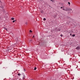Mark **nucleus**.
Segmentation results:
<instances>
[{
    "mask_svg": "<svg viewBox=\"0 0 80 80\" xmlns=\"http://www.w3.org/2000/svg\"><path fill=\"white\" fill-rule=\"evenodd\" d=\"M61 8H63V7H61Z\"/></svg>",
    "mask_w": 80,
    "mask_h": 80,
    "instance_id": "nucleus-21",
    "label": "nucleus"
},
{
    "mask_svg": "<svg viewBox=\"0 0 80 80\" xmlns=\"http://www.w3.org/2000/svg\"><path fill=\"white\" fill-rule=\"evenodd\" d=\"M24 72H25V69H24Z\"/></svg>",
    "mask_w": 80,
    "mask_h": 80,
    "instance_id": "nucleus-20",
    "label": "nucleus"
},
{
    "mask_svg": "<svg viewBox=\"0 0 80 80\" xmlns=\"http://www.w3.org/2000/svg\"><path fill=\"white\" fill-rule=\"evenodd\" d=\"M50 1H51L52 2H53V1L52 0H50Z\"/></svg>",
    "mask_w": 80,
    "mask_h": 80,
    "instance_id": "nucleus-22",
    "label": "nucleus"
},
{
    "mask_svg": "<svg viewBox=\"0 0 80 80\" xmlns=\"http://www.w3.org/2000/svg\"><path fill=\"white\" fill-rule=\"evenodd\" d=\"M63 10H65V11H67V8H66V9H64V8H63Z\"/></svg>",
    "mask_w": 80,
    "mask_h": 80,
    "instance_id": "nucleus-7",
    "label": "nucleus"
},
{
    "mask_svg": "<svg viewBox=\"0 0 80 80\" xmlns=\"http://www.w3.org/2000/svg\"><path fill=\"white\" fill-rule=\"evenodd\" d=\"M21 75V74L20 73H18V76H20Z\"/></svg>",
    "mask_w": 80,
    "mask_h": 80,
    "instance_id": "nucleus-12",
    "label": "nucleus"
},
{
    "mask_svg": "<svg viewBox=\"0 0 80 80\" xmlns=\"http://www.w3.org/2000/svg\"><path fill=\"white\" fill-rule=\"evenodd\" d=\"M70 36H72V34H70Z\"/></svg>",
    "mask_w": 80,
    "mask_h": 80,
    "instance_id": "nucleus-18",
    "label": "nucleus"
},
{
    "mask_svg": "<svg viewBox=\"0 0 80 80\" xmlns=\"http://www.w3.org/2000/svg\"><path fill=\"white\" fill-rule=\"evenodd\" d=\"M29 32L30 33H32V31L31 30H29Z\"/></svg>",
    "mask_w": 80,
    "mask_h": 80,
    "instance_id": "nucleus-14",
    "label": "nucleus"
},
{
    "mask_svg": "<svg viewBox=\"0 0 80 80\" xmlns=\"http://www.w3.org/2000/svg\"><path fill=\"white\" fill-rule=\"evenodd\" d=\"M43 20H44V21H45V20H46V18H43Z\"/></svg>",
    "mask_w": 80,
    "mask_h": 80,
    "instance_id": "nucleus-11",
    "label": "nucleus"
},
{
    "mask_svg": "<svg viewBox=\"0 0 80 80\" xmlns=\"http://www.w3.org/2000/svg\"><path fill=\"white\" fill-rule=\"evenodd\" d=\"M31 41H32V40H30V42H31Z\"/></svg>",
    "mask_w": 80,
    "mask_h": 80,
    "instance_id": "nucleus-23",
    "label": "nucleus"
},
{
    "mask_svg": "<svg viewBox=\"0 0 80 80\" xmlns=\"http://www.w3.org/2000/svg\"><path fill=\"white\" fill-rule=\"evenodd\" d=\"M36 69H37V68L36 67L34 68V70H36Z\"/></svg>",
    "mask_w": 80,
    "mask_h": 80,
    "instance_id": "nucleus-8",
    "label": "nucleus"
},
{
    "mask_svg": "<svg viewBox=\"0 0 80 80\" xmlns=\"http://www.w3.org/2000/svg\"><path fill=\"white\" fill-rule=\"evenodd\" d=\"M68 3L69 4V6L70 5V2H68Z\"/></svg>",
    "mask_w": 80,
    "mask_h": 80,
    "instance_id": "nucleus-10",
    "label": "nucleus"
},
{
    "mask_svg": "<svg viewBox=\"0 0 80 80\" xmlns=\"http://www.w3.org/2000/svg\"><path fill=\"white\" fill-rule=\"evenodd\" d=\"M5 30H7V31H8V30H7V28H6L5 29Z\"/></svg>",
    "mask_w": 80,
    "mask_h": 80,
    "instance_id": "nucleus-16",
    "label": "nucleus"
},
{
    "mask_svg": "<svg viewBox=\"0 0 80 80\" xmlns=\"http://www.w3.org/2000/svg\"><path fill=\"white\" fill-rule=\"evenodd\" d=\"M67 8V11L68 10H72V9H71V8Z\"/></svg>",
    "mask_w": 80,
    "mask_h": 80,
    "instance_id": "nucleus-2",
    "label": "nucleus"
},
{
    "mask_svg": "<svg viewBox=\"0 0 80 80\" xmlns=\"http://www.w3.org/2000/svg\"><path fill=\"white\" fill-rule=\"evenodd\" d=\"M35 37V35H34L32 37V38H34Z\"/></svg>",
    "mask_w": 80,
    "mask_h": 80,
    "instance_id": "nucleus-19",
    "label": "nucleus"
},
{
    "mask_svg": "<svg viewBox=\"0 0 80 80\" xmlns=\"http://www.w3.org/2000/svg\"><path fill=\"white\" fill-rule=\"evenodd\" d=\"M41 13H44V11L42 10L41 11Z\"/></svg>",
    "mask_w": 80,
    "mask_h": 80,
    "instance_id": "nucleus-4",
    "label": "nucleus"
},
{
    "mask_svg": "<svg viewBox=\"0 0 80 80\" xmlns=\"http://www.w3.org/2000/svg\"><path fill=\"white\" fill-rule=\"evenodd\" d=\"M4 28V29H6V28Z\"/></svg>",
    "mask_w": 80,
    "mask_h": 80,
    "instance_id": "nucleus-25",
    "label": "nucleus"
},
{
    "mask_svg": "<svg viewBox=\"0 0 80 80\" xmlns=\"http://www.w3.org/2000/svg\"><path fill=\"white\" fill-rule=\"evenodd\" d=\"M10 47H8V51H9V50H11L12 49L11 48H10Z\"/></svg>",
    "mask_w": 80,
    "mask_h": 80,
    "instance_id": "nucleus-3",
    "label": "nucleus"
},
{
    "mask_svg": "<svg viewBox=\"0 0 80 80\" xmlns=\"http://www.w3.org/2000/svg\"><path fill=\"white\" fill-rule=\"evenodd\" d=\"M75 34H73L72 35V37H75Z\"/></svg>",
    "mask_w": 80,
    "mask_h": 80,
    "instance_id": "nucleus-13",
    "label": "nucleus"
},
{
    "mask_svg": "<svg viewBox=\"0 0 80 80\" xmlns=\"http://www.w3.org/2000/svg\"><path fill=\"white\" fill-rule=\"evenodd\" d=\"M25 24L26 25H27V22H26V23H25Z\"/></svg>",
    "mask_w": 80,
    "mask_h": 80,
    "instance_id": "nucleus-17",
    "label": "nucleus"
},
{
    "mask_svg": "<svg viewBox=\"0 0 80 80\" xmlns=\"http://www.w3.org/2000/svg\"><path fill=\"white\" fill-rule=\"evenodd\" d=\"M15 40H16V41H18V38H16Z\"/></svg>",
    "mask_w": 80,
    "mask_h": 80,
    "instance_id": "nucleus-5",
    "label": "nucleus"
},
{
    "mask_svg": "<svg viewBox=\"0 0 80 80\" xmlns=\"http://www.w3.org/2000/svg\"><path fill=\"white\" fill-rule=\"evenodd\" d=\"M16 22V20H13V21H12L13 23H14V22Z\"/></svg>",
    "mask_w": 80,
    "mask_h": 80,
    "instance_id": "nucleus-9",
    "label": "nucleus"
},
{
    "mask_svg": "<svg viewBox=\"0 0 80 80\" xmlns=\"http://www.w3.org/2000/svg\"><path fill=\"white\" fill-rule=\"evenodd\" d=\"M11 20H15V18H11Z\"/></svg>",
    "mask_w": 80,
    "mask_h": 80,
    "instance_id": "nucleus-6",
    "label": "nucleus"
},
{
    "mask_svg": "<svg viewBox=\"0 0 80 80\" xmlns=\"http://www.w3.org/2000/svg\"><path fill=\"white\" fill-rule=\"evenodd\" d=\"M62 8H64V7H63Z\"/></svg>",
    "mask_w": 80,
    "mask_h": 80,
    "instance_id": "nucleus-24",
    "label": "nucleus"
},
{
    "mask_svg": "<svg viewBox=\"0 0 80 80\" xmlns=\"http://www.w3.org/2000/svg\"><path fill=\"white\" fill-rule=\"evenodd\" d=\"M60 36L61 37H63V35L62 34H61Z\"/></svg>",
    "mask_w": 80,
    "mask_h": 80,
    "instance_id": "nucleus-15",
    "label": "nucleus"
},
{
    "mask_svg": "<svg viewBox=\"0 0 80 80\" xmlns=\"http://www.w3.org/2000/svg\"><path fill=\"white\" fill-rule=\"evenodd\" d=\"M76 50H80V46H78L76 48Z\"/></svg>",
    "mask_w": 80,
    "mask_h": 80,
    "instance_id": "nucleus-1",
    "label": "nucleus"
}]
</instances>
